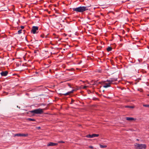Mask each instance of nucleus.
I'll return each mask as SVG.
<instances>
[{"label":"nucleus","mask_w":149,"mask_h":149,"mask_svg":"<svg viewBox=\"0 0 149 149\" xmlns=\"http://www.w3.org/2000/svg\"><path fill=\"white\" fill-rule=\"evenodd\" d=\"M72 10L76 12L82 13L88 10L87 7L85 6H80L76 8H72Z\"/></svg>","instance_id":"nucleus-1"},{"label":"nucleus","mask_w":149,"mask_h":149,"mask_svg":"<svg viewBox=\"0 0 149 149\" xmlns=\"http://www.w3.org/2000/svg\"><path fill=\"white\" fill-rule=\"evenodd\" d=\"M30 112L34 114H41L43 113V109L39 108L30 111Z\"/></svg>","instance_id":"nucleus-2"},{"label":"nucleus","mask_w":149,"mask_h":149,"mask_svg":"<svg viewBox=\"0 0 149 149\" xmlns=\"http://www.w3.org/2000/svg\"><path fill=\"white\" fill-rule=\"evenodd\" d=\"M135 146L136 148L138 149H145L146 148V145L145 144L136 143Z\"/></svg>","instance_id":"nucleus-3"},{"label":"nucleus","mask_w":149,"mask_h":149,"mask_svg":"<svg viewBox=\"0 0 149 149\" xmlns=\"http://www.w3.org/2000/svg\"><path fill=\"white\" fill-rule=\"evenodd\" d=\"M38 27L37 26H33L31 30V33L33 34L37 33L38 32L37 31L38 30Z\"/></svg>","instance_id":"nucleus-4"},{"label":"nucleus","mask_w":149,"mask_h":149,"mask_svg":"<svg viewBox=\"0 0 149 149\" xmlns=\"http://www.w3.org/2000/svg\"><path fill=\"white\" fill-rule=\"evenodd\" d=\"M106 81H104L102 82V83L103 84H104V85L103 86V87L104 88H107L111 86V84L109 82H108V83H106Z\"/></svg>","instance_id":"nucleus-5"},{"label":"nucleus","mask_w":149,"mask_h":149,"mask_svg":"<svg viewBox=\"0 0 149 149\" xmlns=\"http://www.w3.org/2000/svg\"><path fill=\"white\" fill-rule=\"evenodd\" d=\"M28 136V134H26L18 133L15 134V136L27 137Z\"/></svg>","instance_id":"nucleus-6"},{"label":"nucleus","mask_w":149,"mask_h":149,"mask_svg":"<svg viewBox=\"0 0 149 149\" xmlns=\"http://www.w3.org/2000/svg\"><path fill=\"white\" fill-rule=\"evenodd\" d=\"M98 134H93L92 135L88 134L86 136V137L89 138H92L95 137H98L99 136Z\"/></svg>","instance_id":"nucleus-7"},{"label":"nucleus","mask_w":149,"mask_h":149,"mask_svg":"<svg viewBox=\"0 0 149 149\" xmlns=\"http://www.w3.org/2000/svg\"><path fill=\"white\" fill-rule=\"evenodd\" d=\"M117 80V78H111L109 79V80H107L106 81L107 82H109L112 84V82L113 81H116Z\"/></svg>","instance_id":"nucleus-8"},{"label":"nucleus","mask_w":149,"mask_h":149,"mask_svg":"<svg viewBox=\"0 0 149 149\" xmlns=\"http://www.w3.org/2000/svg\"><path fill=\"white\" fill-rule=\"evenodd\" d=\"M74 90L73 89L71 91H69L65 93L62 94V95H63L64 96H67L68 95H70V94L71 93H73L74 91Z\"/></svg>","instance_id":"nucleus-9"},{"label":"nucleus","mask_w":149,"mask_h":149,"mask_svg":"<svg viewBox=\"0 0 149 149\" xmlns=\"http://www.w3.org/2000/svg\"><path fill=\"white\" fill-rule=\"evenodd\" d=\"M8 74V72L7 71H2L1 73L0 74L2 76H6Z\"/></svg>","instance_id":"nucleus-10"},{"label":"nucleus","mask_w":149,"mask_h":149,"mask_svg":"<svg viewBox=\"0 0 149 149\" xmlns=\"http://www.w3.org/2000/svg\"><path fill=\"white\" fill-rule=\"evenodd\" d=\"M57 144L56 143H55L52 142H50L49 143L47 144L48 146H53L56 145Z\"/></svg>","instance_id":"nucleus-11"},{"label":"nucleus","mask_w":149,"mask_h":149,"mask_svg":"<svg viewBox=\"0 0 149 149\" xmlns=\"http://www.w3.org/2000/svg\"><path fill=\"white\" fill-rule=\"evenodd\" d=\"M126 119L127 120H134V119L132 117H126Z\"/></svg>","instance_id":"nucleus-12"},{"label":"nucleus","mask_w":149,"mask_h":149,"mask_svg":"<svg viewBox=\"0 0 149 149\" xmlns=\"http://www.w3.org/2000/svg\"><path fill=\"white\" fill-rule=\"evenodd\" d=\"M112 48L111 47H108L107 48V49L108 52H109L112 50Z\"/></svg>","instance_id":"nucleus-13"},{"label":"nucleus","mask_w":149,"mask_h":149,"mask_svg":"<svg viewBox=\"0 0 149 149\" xmlns=\"http://www.w3.org/2000/svg\"><path fill=\"white\" fill-rule=\"evenodd\" d=\"M27 120L29 121H36V120L34 119L31 118H28Z\"/></svg>","instance_id":"nucleus-14"},{"label":"nucleus","mask_w":149,"mask_h":149,"mask_svg":"<svg viewBox=\"0 0 149 149\" xmlns=\"http://www.w3.org/2000/svg\"><path fill=\"white\" fill-rule=\"evenodd\" d=\"M100 148H105L107 147V146L106 145H102L101 144H100Z\"/></svg>","instance_id":"nucleus-15"},{"label":"nucleus","mask_w":149,"mask_h":149,"mask_svg":"<svg viewBox=\"0 0 149 149\" xmlns=\"http://www.w3.org/2000/svg\"><path fill=\"white\" fill-rule=\"evenodd\" d=\"M125 108H134V107L132 106H125Z\"/></svg>","instance_id":"nucleus-16"},{"label":"nucleus","mask_w":149,"mask_h":149,"mask_svg":"<svg viewBox=\"0 0 149 149\" xmlns=\"http://www.w3.org/2000/svg\"><path fill=\"white\" fill-rule=\"evenodd\" d=\"M22 29H20L18 31V34H21L22 32Z\"/></svg>","instance_id":"nucleus-17"},{"label":"nucleus","mask_w":149,"mask_h":149,"mask_svg":"<svg viewBox=\"0 0 149 149\" xmlns=\"http://www.w3.org/2000/svg\"><path fill=\"white\" fill-rule=\"evenodd\" d=\"M143 106L146 107H149V104H144Z\"/></svg>","instance_id":"nucleus-18"},{"label":"nucleus","mask_w":149,"mask_h":149,"mask_svg":"<svg viewBox=\"0 0 149 149\" xmlns=\"http://www.w3.org/2000/svg\"><path fill=\"white\" fill-rule=\"evenodd\" d=\"M40 37L42 38H44L45 35L44 34H42L40 35Z\"/></svg>","instance_id":"nucleus-19"},{"label":"nucleus","mask_w":149,"mask_h":149,"mask_svg":"<svg viewBox=\"0 0 149 149\" xmlns=\"http://www.w3.org/2000/svg\"><path fill=\"white\" fill-rule=\"evenodd\" d=\"M67 84L68 86H69L70 88H71V85L70 84Z\"/></svg>","instance_id":"nucleus-20"},{"label":"nucleus","mask_w":149,"mask_h":149,"mask_svg":"<svg viewBox=\"0 0 149 149\" xmlns=\"http://www.w3.org/2000/svg\"><path fill=\"white\" fill-rule=\"evenodd\" d=\"M89 148H92V149H93V146H89Z\"/></svg>","instance_id":"nucleus-21"},{"label":"nucleus","mask_w":149,"mask_h":149,"mask_svg":"<svg viewBox=\"0 0 149 149\" xmlns=\"http://www.w3.org/2000/svg\"><path fill=\"white\" fill-rule=\"evenodd\" d=\"M21 28L22 29H24V26H21Z\"/></svg>","instance_id":"nucleus-22"},{"label":"nucleus","mask_w":149,"mask_h":149,"mask_svg":"<svg viewBox=\"0 0 149 149\" xmlns=\"http://www.w3.org/2000/svg\"><path fill=\"white\" fill-rule=\"evenodd\" d=\"M96 99H97V98H93V100H96Z\"/></svg>","instance_id":"nucleus-23"},{"label":"nucleus","mask_w":149,"mask_h":149,"mask_svg":"<svg viewBox=\"0 0 149 149\" xmlns=\"http://www.w3.org/2000/svg\"><path fill=\"white\" fill-rule=\"evenodd\" d=\"M87 87V86H85L83 88H86Z\"/></svg>","instance_id":"nucleus-24"},{"label":"nucleus","mask_w":149,"mask_h":149,"mask_svg":"<svg viewBox=\"0 0 149 149\" xmlns=\"http://www.w3.org/2000/svg\"><path fill=\"white\" fill-rule=\"evenodd\" d=\"M38 129H40V127H38Z\"/></svg>","instance_id":"nucleus-25"},{"label":"nucleus","mask_w":149,"mask_h":149,"mask_svg":"<svg viewBox=\"0 0 149 149\" xmlns=\"http://www.w3.org/2000/svg\"><path fill=\"white\" fill-rule=\"evenodd\" d=\"M60 142L61 143H64V142L62 141H61Z\"/></svg>","instance_id":"nucleus-26"},{"label":"nucleus","mask_w":149,"mask_h":149,"mask_svg":"<svg viewBox=\"0 0 149 149\" xmlns=\"http://www.w3.org/2000/svg\"><path fill=\"white\" fill-rule=\"evenodd\" d=\"M74 101V100H72V102H73Z\"/></svg>","instance_id":"nucleus-27"},{"label":"nucleus","mask_w":149,"mask_h":149,"mask_svg":"<svg viewBox=\"0 0 149 149\" xmlns=\"http://www.w3.org/2000/svg\"><path fill=\"white\" fill-rule=\"evenodd\" d=\"M147 95L148 96H149V94H147Z\"/></svg>","instance_id":"nucleus-28"},{"label":"nucleus","mask_w":149,"mask_h":149,"mask_svg":"<svg viewBox=\"0 0 149 149\" xmlns=\"http://www.w3.org/2000/svg\"><path fill=\"white\" fill-rule=\"evenodd\" d=\"M34 53H36V52L35 51Z\"/></svg>","instance_id":"nucleus-29"},{"label":"nucleus","mask_w":149,"mask_h":149,"mask_svg":"<svg viewBox=\"0 0 149 149\" xmlns=\"http://www.w3.org/2000/svg\"><path fill=\"white\" fill-rule=\"evenodd\" d=\"M1 101V100H0V101Z\"/></svg>","instance_id":"nucleus-30"}]
</instances>
